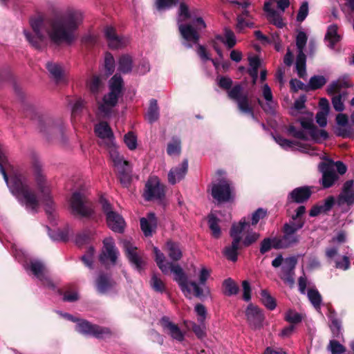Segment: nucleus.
<instances>
[{
	"instance_id": "obj_36",
	"label": "nucleus",
	"mask_w": 354,
	"mask_h": 354,
	"mask_svg": "<svg viewBox=\"0 0 354 354\" xmlns=\"http://www.w3.org/2000/svg\"><path fill=\"white\" fill-rule=\"evenodd\" d=\"M216 39L223 43L228 48H233L236 44L234 33L227 28H224L223 35H216Z\"/></svg>"
},
{
	"instance_id": "obj_26",
	"label": "nucleus",
	"mask_w": 354,
	"mask_h": 354,
	"mask_svg": "<svg viewBox=\"0 0 354 354\" xmlns=\"http://www.w3.org/2000/svg\"><path fill=\"white\" fill-rule=\"evenodd\" d=\"M263 10L266 13L267 19L271 24L279 28H282L286 26L283 21L282 13L272 8L271 1L265 2Z\"/></svg>"
},
{
	"instance_id": "obj_24",
	"label": "nucleus",
	"mask_w": 354,
	"mask_h": 354,
	"mask_svg": "<svg viewBox=\"0 0 354 354\" xmlns=\"http://www.w3.org/2000/svg\"><path fill=\"white\" fill-rule=\"evenodd\" d=\"M160 322L163 330L173 339L178 342H183L184 340L185 333L181 330L177 324L172 322L168 317H162Z\"/></svg>"
},
{
	"instance_id": "obj_41",
	"label": "nucleus",
	"mask_w": 354,
	"mask_h": 354,
	"mask_svg": "<svg viewBox=\"0 0 354 354\" xmlns=\"http://www.w3.org/2000/svg\"><path fill=\"white\" fill-rule=\"evenodd\" d=\"M223 293L227 296L235 295L239 292V288L232 278H227L223 282Z\"/></svg>"
},
{
	"instance_id": "obj_22",
	"label": "nucleus",
	"mask_w": 354,
	"mask_h": 354,
	"mask_svg": "<svg viewBox=\"0 0 354 354\" xmlns=\"http://www.w3.org/2000/svg\"><path fill=\"white\" fill-rule=\"evenodd\" d=\"M122 245L127 258L132 266L139 271L142 270L145 263L137 252V248L129 240H124L122 241Z\"/></svg>"
},
{
	"instance_id": "obj_11",
	"label": "nucleus",
	"mask_w": 354,
	"mask_h": 354,
	"mask_svg": "<svg viewBox=\"0 0 354 354\" xmlns=\"http://www.w3.org/2000/svg\"><path fill=\"white\" fill-rule=\"evenodd\" d=\"M304 223L301 221H291L283 227V236L276 240L275 249L288 248L299 241L296 232L303 227Z\"/></svg>"
},
{
	"instance_id": "obj_63",
	"label": "nucleus",
	"mask_w": 354,
	"mask_h": 354,
	"mask_svg": "<svg viewBox=\"0 0 354 354\" xmlns=\"http://www.w3.org/2000/svg\"><path fill=\"white\" fill-rule=\"evenodd\" d=\"M95 250L93 247H90L84 255L82 257V260L89 268H93V258L94 255Z\"/></svg>"
},
{
	"instance_id": "obj_20",
	"label": "nucleus",
	"mask_w": 354,
	"mask_h": 354,
	"mask_svg": "<svg viewBox=\"0 0 354 354\" xmlns=\"http://www.w3.org/2000/svg\"><path fill=\"white\" fill-rule=\"evenodd\" d=\"M164 194V188L160 184L158 177L150 176L145 184L144 193L145 200L149 201L153 199H160Z\"/></svg>"
},
{
	"instance_id": "obj_29",
	"label": "nucleus",
	"mask_w": 354,
	"mask_h": 354,
	"mask_svg": "<svg viewBox=\"0 0 354 354\" xmlns=\"http://www.w3.org/2000/svg\"><path fill=\"white\" fill-rule=\"evenodd\" d=\"M140 227L145 236H151L157 227V218L153 212L140 219Z\"/></svg>"
},
{
	"instance_id": "obj_14",
	"label": "nucleus",
	"mask_w": 354,
	"mask_h": 354,
	"mask_svg": "<svg viewBox=\"0 0 354 354\" xmlns=\"http://www.w3.org/2000/svg\"><path fill=\"white\" fill-rule=\"evenodd\" d=\"M100 203L102 210L106 216V223L109 227L115 232H123L125 226L124 218L119 214L112 210L111 204L106 199L101 198Z\"/></svg>"
},
{
	"instance_id": "obj_58",
	"label": "nucleus",
	"mask_w": 354,
	"mask_h": 354,
	"mask_svg": "<svg viewBox=\"0 0 354 354\" xmlns=\"http://www.w3.org/2000/svg\"><path fill=\"white\" fill-rule=\"evenodd\" d=\"M124 141L130 150H133L137 147V138L132 132H129L124 136Z\"/></svg>"
},
{
	"instance_id": "obj_4",
	"label": "nucleus",
	"mask_w": 354,
	"mask_h": 354,
	"mask_svg": "<svg viewBox=\"0 0 354 354\" xmlns=\"http://www.w3.org/2000/svg\"><path fill=\"white\" fill-rule=\"evenodd\" d=\"M153 251L156 257L155 260L160 270L164 274H168L170 272L174 273V280L178 283L181 290L187 297L191 298L192 290L196 297H201L203 295V288L195 281L188 282L186 274L178 265L175 266L172 263L167 261L164 254L158 248L154 247Z\"/></svg>"
},
{
	"instance_id": "obj_54",
	"label": "nucleus",
	"mask_w": 354,
	"mask_h": 354,
	"mask_svg": "<svg viewBox=\"0 0 354 354\" xmlns=\"http://www.w3.org/2000/svg\"><path fill=\"white\" fill-rule=\"evenodd\" d=\"M276 240H277V237L264 239L261 243L260 252L261 254H265L270 251L272 248H275L274 245H276Z\"/></svg>"
},
{
	"instance_id": "obj_55",
	"label": "nucleus",
	"mask_w": 354,
	"mask_h": 354,
	"mask_svg": "<svg viewBox=\"0 0 354 354\" xmlns=\"http://www.w3.org/2000/svg\"><path fill=\"white\" fill-rule=\"evenodd\" d=\"M104 66L108 75L113 73L115 69V59L113 56L109 53L105 54Z\"/></svg>"
},
{
	"instance_id": "obj_15",
	"label": "nucleus",
	"mask_w": 354,
	"mask_h": 354,
	"mask_svg": "<svg viewBox=\"0 0 354 354\" xmlns=\"http://www.w3.org/2000/svg\"><path fill=\"white\" fill-rule=\"evenodd\" d=\"M307 35L304 31H299L296 37V46L297 49V56L295 63V68L297 75L301 78L306 76V57L304 54V49L307 43Z\"/></svg>"
},
{
	"instance_id": "obj_25",
	"label": "nucleus",
	"mask_w": 354,
	"mask_h": 354,
	"mask_svg": "<svg viewBox=\"0 0 354 354\" xmlns=\"http://www.w3.org/2000/svg\"><path fill=\"white\" fill-rule=\"evenodd\" d=\"M297 264V259L294 257L284 259L281 266L280 277L286 283L292 285L294 283V270Z\"/></svg>"
},
{
	"instance_id": "obj_57",
	"label": "nucleus",
	"mask_w": 354,
	"mask_h": 354,
	"mask_svg": "<svg viewBox=\"0 0 354 354\" xmlns=\"http://www.w3.org/2000/svg\"><path fill=\"white\" fill-rule=\"evenodd\" d=\"M309 12L308 3L304 1L300 6L297 15V21L299 23L304 21Z\"/></svg>"
},
{
	"instance_id": "obj_47",
	"label": "nucleus",
	"mask_w": 354,
	"mask_h": 354,
	"mask_svg": "<svg viewBox=\"0 0 354 354\" xmlns=\"http://www.w3.org/2000/svg\"><path fill=\"white\" fill-rule=\"evenodd\" d=\"M303 318L304 315L301 313H299L292 309L287 310L284 316V319L292 325L300 323Z\"/></svg>"
},
{
	"instance_id": "obj_40",
	"label": "nucleus",
	"mask_w": 354,
	"mask_h": 354,
	"mask_svg": "<svg viewBox=\"0 0 354 354\" xmlns=\"http://www.w3.org/2000/svg\"><path fill=\"white\" fill-rule=\"evenodd\" d=\"M261 303L270 310H273L277 306L276 300L267 290H261L260 292Z\"/></svg>"
},
{
	"instance_id": "obj_48",
	"label": "nucleus",
	"mask_w": 354,
	"mask_h": 354,
	"mask_svg": "<svg viewBox=\"0 0 354 354\" xmlns=\"http://www.w3.org/2000/svg\"><path fill=\"white\" fill-rule=\"evenodd\" d=\"M96 286L100 292L104 293L111 287V283L107 276L101 274L96 281Z\"/></svg>"
},
{
	"instance_id": "obj_62",
	"label": "nucleus",
	"mask_w": 354,
	"mask_h": 354,
	"mask_svg": "<svg viewBox=\"0 0 354 354\" xmlns=\"http://www.w3.org/2000/svg\"><path fill=\"white\" fill-rule=\"evenodd\" d=\"M211 269L207 268L205 266H203L198 272L199 286H205L207 280L209 279L211 274Z\"/></svg>"
},
{
	"instance_id": "obj_2",
	"label": "nucleus",
	"mask_w": 354,
	"mask_h": 354,
	"mask_svg": "<svg viewBox=\"0 0 354 354\" xmlns=\"http://www.w3.org/2000/svg\"><path fill=\"white\" fill-rule=\"evenodd\" d=\"M10 167L8 158L0 149V173L3 175L8 187L28 212L32 214L37 213L39 208L40 200L29 187L24 177L16 175L10 179L8 178L6 170Z\"/></svg>"
},
{
	"instance_id": "obj_21",
	"label": "nucleus",
	"mask_w": 354,
	"mask_h": 354,
	"mask_svg": "<svg viewBox=\"0 0 354 354\" xmlns=\"http://www.w3.org/2000/svg\"><path fill=\"white\" fill-rule=\"evenodd\" d=\"M245 316L250 326L254 330L263 326L265 319L263 310L257 306L250 304L245 310Z\"/></svg>"
},
{
	"instance_id": "obj_49",
	"label": "nucleus",
	"mask_w": 354,
	"mask_h": 354,
	"mask_svg": "<svg viewBox=\"0 0 354 354\" xmlns=\"http://www.w3.org/2000/svg\"><path fill=\"white\" fill-rule=\"evenodd\" d=\"M347 93L342 92L337 95H335L332 98V104L334 109L336 111L341 112L344 109V100L346 97Z\"/></svg>"
},
{
	"instance_id": "obj_43",
	"label": "nucleus",
	"mask_w": 354,
	"mask_h": 354,
	"mask_svg": "<svg viewBox=\"0 0 354 354\" xmlns=\"http://www.w3.org/2000/svg\"><path fill=\"white\" fill-rule=\"evenodd\" d=\"M350 84L348 81L344 80H337L333 82L327 87V93L328 95H333L335 93L339 92L343 88H348Z\"/></svg>"
},
{
	"instance_id": "obj_56",
	"label": "nucleus",
	"mask_w": 354,
	"mask_h": 354,
	"mask_svg": "<svg viewBox=\"0 0 354 354\" xmlns=\"http://www.w3.org/2000/svg\"><path fill=\"white\" fill-rule=\"evenodd\" d=\"M151 288L156 292H164L165 287L163 281L156 275L153 274L150 280Z\"/></svg>"
},
{
	"instance_id": "obj_8",
	"label": "nucleus",
	"mask_w": 354,
	"mask_h": 354,
	"mask_svg": "<svg viewBox=\"0 0 354 354\" xmlns=\"http://www.w3.org/2000/svg\"><path fill=\"white\" fill-rule=\"evenodd\" d=\"M69 206L75 216L91 218L95 214L94 204L88 197L87 191L84 188L76 190L72 194L69 199Z\"/></svg>"
},
{
	"instance_id": "obj_23",
	"label": "nucleus",
	"mask_w": 354,
	"mask_h": 354,
	"mask_svg": "<svg viewBox=\"0 0 354 354\" xmlns=\"http://www.w3.org/2000/svg\"><path fill=\"white\" fill-rule=\"evenodd\" d=\"M104 33L108 45L111 48H120L127 46L129 43V39L126 37L118 35L115 28L112 26H106L104 30Z\"/></svg>"
},
{
	"instance_id": "obj_16",
	"label": "nucleus",
	"mask_w": 354,
	"mask_h": 354,
	"mask_svg": "<svg viewBox=\"0 0 354 354\" xmlns=\"http://www.w3.org/2000/svg\"><path fill=\"white\" fill-rule=\"evenodd\" d=\"M211 194L218 203L228 202L233 198V187L227 180L221 179L212 183Z\"/></svg>"
},
{
	"instance_id": "obj_37",
	"label": "nucleus",
	"mask_w": 354,
	"mask_h": 354,
	"mask_svg": "<svg viewBox=\"0 0 354 354\" xmlns=\"http://www.w3.org/2000/svg\"><path fill=\"white\" fill-rule=\"evenodd\" d=\"M166 245L167 253L171 260L177 261L181 259L183 252L178 243L169 241Z\"/></svg>"
},
{
	"instance_id": "obj_53",
	"label": "nucleus",
	"mask_w": 354,
	"mask_h": 354,
	"mask_svg": "<svg viewBox=\"0 0 354 354\" xmlns=\"http://www.w3.org/2000/svg\"><path fill=\"white\" fill-rule=\"evenodd\" d=\"M190 326L198 338L203 339L206 336V326L205 322L199 323V324L195 322H191Z\"/></svg>"
},
{
	"instance_id": "obj_28",
	"label": "nucleus",
	"mask_w": 354,
	"mask_h": 354,
	"mask_svg": "<svg viewBox=\"0 0 354 354\" xmlns=\"http://www.w3.org/2000/svg\"><path fill=\"white\" fill-rule=\"evenodd\" d=\"M354 182L347 180L343 187V190L339 196L338 203L339 205L346 203L351 205L354 203Z\"/></svg>"
},
{
	"instance_id": "obj_45",
	"label": "nucleus",
	"mask_w": 354,
	"mask_h": 354,
	"mask_svg": "<svg viewBox=\"0 0 354 354\" xmlns=\"http://www.w3.org/2000/svg\"><path fill=\"white\" fill-rule=\"evenodd\" d=\"M132 69V59L129 55H124L121 56L118 63V70L123 73H127Z\"/></svg>"
},
{
	"instance_id": "obj_12",
	"label": "nucleus",
	"mask_w": 354,
	"mask_h": 354,
	"mask_svg": "<svg viewBox=\"0 0 354 354\" xmlns=\"http://www.w3.org/2000/svg\"><path fill=\"white\" fill-rule=\"evenodd\" d=\"M227 95L230 99L236 102L241 112L250 114L254 120H256L249 102L248 95L247 93L243 92V88L241 84L234 85L227 91Z\"/></svg>"
},
{
	"instance_id": "obj_17",
	"label": "nucleus",
	"mask_w": 354,
	"mask_h": 354,
	"mask_svg": "<svg viewBox=\"0 0 354 354\" xmlns=\"http://www.w3.org/2000/svg\"><path fill=\"white\" fill-rule=\"evenodd\" d=\"M35 178L38 189L46 196V212L47 214H51L53 210V201L49 196V188L46 183V177L43 175L41 171V165L37 162L34 165Z\"/></svg>"
},
{
	"instance_id": "obj_18",
	"label": "nucleus",
	"mask_w": 354,
	"mask_h": 354,
	"mask_svg": "<svg viewBox=\"0 0 354 354\" xmlns=\"http://www.w3.org/2000/svg\"><path fill=\"white\" fill-rule=\"evenodd\" d=\"M118 255L119 251L115 247L113 238H105L103 241L102 252L99 256L100 261L103 264L110 262L112 265H115Z\"/></svg>"
},
{
	"instance_id": "obj_52",
	"label": "nucleus",
	"mask_w": 354,
	"mask_h": 354,
	"mask_svg": "<svg viewBox=\"0 0 354 354\" xmlns=\"http://www.w3.org/2000/svg\"><path fill=\"white\" fill-rule=\"evenodd\" d=\"M326 82V78L322 75H314L308 82V87L312 90H315L322 87Z\"/></svg>"
},
{
	"instance_id": "obj_35",
	"label": "nucleus",
	"mask_w": 354,
	"mask_h": 354,
	"mask_svg": "<svg viewBox=\"0 0 354 354\" xmlns=\"http://www.w3.org/2000/svg\"><path fill=\"white\" fill-rule=\"evenodd\" d=\"M342 36L338 32V27L335 24L328 26L325 35V41L330 48H334L335 44L341 40Z\"/></svg>"
},
{
	"instance_id": "obj_9",
	"label": "nucleus",
	"mask_w": 354,
	"mask_h": 354,
	"mask_svg": "<svg viewBox=\"0 0 354 354\" xmlns=\"http://www.w3.org/2000/svg\"><path fill=\"white\" fill-rule=\"evenodd\" d=\"M319 171L322 173V185L324 188L330 187L337 180L339 174L343 175L346 172L347 167L342 161L334 162L331 159L324 158L318 165Z\"/></svg>"
},
{
	"instance_id": "obj_61",
	"label": "nucleus",
	"mask_w": 354,
	"mask_h": 354,
	"mask_svg": "<svg viewBox=\"0 0 354 354\" xmlns=\"http://www.w3.org/2000/svg\"><path fill=\"white\" fill-rule=\"evenodd\" d=\"M195 312L198 316V323H203L205 321L207 316V310L204 305L201 304H197L194 308Z\"/></svg>"
},
{
	"instance_id": "obj_59",
	"label": "nucleus",
	"mask_w": 354,
	"mask_h": 354,
	"mask_svg": "<svg viewBox=\"0 0 354 354\" xmlns=\"http://www.w3.org/2000/svg\"><path fill=\"white\" fill-rule=\"evenodd\" d=\"M178 0H156V6L158 10H166L176 6Z\"/></svg>"
},
{
	"instance_id": "obj_51",
	"label": "nucleus",
	"mask_w": 354,
	"mask_h": 354,
	"mask_svg": "<svg viewBox=\"0 0 354 354\" xmlns=\"http://www.w3.org/2000/svg\"><path fill=\"white\" fill-rule=\"evenodd\" d=\"M306 97L304 95L299 96L294 102L292 107L290 109V114L297 115L305 108V102Z\"/></svg>"
},
{
	"instance_id": "obj_7",
	"label": "nucleus",
	"mask_w": 354,
	"mask_h": 354,
	"mask_svg": "<svg viewBox=\"0 0 354 354\" xmlns=\"http://www.w3.org/2000/svg\"><path fill=\"white\" fill-rule=\"evenodd\" d=\"M123 80L120 75H114L109 81V92L101 101H97V114L103 118L111 115L122 93Z\"/></svg>"
},
{
	"instance_id": "obj_50",
	"label": "nucleus",
	"mask_w": 354,
	"mask_h": 354,
	"mask_svg": "<svg viewBox=\"0 0 354 354\" xmlns=\"http://www.w3.org/2000/svg\"><path fill=\"white\" fill-rule=\"evenodd\" d=\"M274 138L276 142L285 149H292L296 146L301 147V143L299 141H292V140L283 138L279 136H275V137H274Z\"/></svg>"
},
{
	"instance_id": "obj_27",
	"label": "nucleus",
	"mask_w": 354,
	"mask_h": 354,
	"mask_svg": "<svg viewBox=\"0 0 354 354\" xmlns=\"http://www.w3.org/2000/svg\"><path fill=\"white\" fill-rule=\"evenodd\" d=\"M188 169V160H183L182 163L175 167L171 168L168 173V181L171 185H175L183 180Z\"/></svg>"
},
{
	"instance_id": "obj_5",
	"label": "nucleus",
	"mask_w": 354,
	"mask_h": 354,
	"mask_svg": "<svg viewBox=\"0 0 354 354\" xmlns=\"http://www.w3.org/2000/svg\"><path fill=\"white\" fill-rule=\"evenodd\" d=\"M298 122L301 129H297L294 125H290L287 132L292 137L305 141H312L319 143L328 137V133L323 129H318L313 123V114L308 113L306 117L299 118Z\"/></svg>"
},
{
	"instance_id": "obj_1",
	"label": "nucleus",
	"mask_w": 354,
	"mask_h": 354,
	"mask_svg": "<svg viewBox=\"0 0 354 354\" xmlns=\"http://www.w3.org/2000/svg\"><path fill=\"white\" fill-rule=\"evenodd\" d=\"M83 21V13L75 9H68L54 18L44 21L41 17L30 19L33 33L24 30V35L28 42L36 49H43L48 39L59 45L71 44L76 39V30Z\"/></svg>"
},
{
	"instance_id": "obj_46",
	"label": "nucleus",
	"mask_w": 354,
	"mask_h": 354,
	"mask_svg": "<svg viewBox=\"0 0 354 354\" xmlns=\"http://www.w3.org/2000/svg\"><path fill=\"white\" fill-rule=\"evenodd\" d=\"M167 153L169 156H178L181 151V142L178 138H173L167 145Z\"/></svg>"
},
{
	"instance_id": "obj_32",
	"label": "nucleus",
	"mask_w": 354,
	"mask_h": 354,
	"mask_svg": "<svg viewBox=\"0 0 354 354\" xmlns=\"http://www.w3.org/2000/svg\"><path fill=\"white\" fill-rule=\"evenodd\" d=\"M248 220L249 219L246 217H243L238 222L241 223L244 221L245 224L249 225L248 228L242 232V239L241 242H242V245L245 247H248L255 243L260 237V234L259 233L253 232L251 230V225Z\"/></svg>"
},
{
	"instance_id": "obj_31",
	"label": "nucleus",
	"mask_w": 354,
	"mask_h": 354,
	"mask_svg": "<svg viewBox=\"0 0 354 354\" xmlns=\"http://www.w3.org/2000/svg\"><path fill=\"white\" fill-rule=\"evenodd\" d=\"M311 195V191L308 187H300L294 189L288 195L289 202L297 203L307 201Z\"/></svg>"
},
{
	"instance_id": "obj_33",
	"label": "nucleus",
	"mask_w": 354,
	"mask_h": 354,
	"mask_svg": "<svg viewBox=\"0 0 354 354\" xmlns=\"http://www.w3.org/2000/svg\"><path fill=\"white\" fill-rule=\"evenodd\" d=\"M262 95L266 103L265 105H263L262 101L259 99L258 100V103L261 106L265 111L273 113L274 110V102L271 88L268 84H265L262 86Z\"/></svg>"
},
{
	"instance_id": "obj_13",
	"label": "nucleus",
	"mask_w": 354,
	"mask_h": 354,
	"mask_svg": "<svg viewBox=\"0 0 354 354\" xmlns=\"http://www.w3.org/2000/svg\"><path fill=\"white\" fill-rule=\"evenodd\" d=\"M26 271L31 273L41 282L42 285L49 289L55 290L56 287L53 283L45 265L38 259H32L29 265H25Z\"/></svg>"
},
{
	"instance_id": "obj_10",
	"label": "nucleus",
	"mask_w": 354,
	"mask_h": 354,
	"mask_svg": "<svg viewBox=\"0 0 354 354\" xmlns=\"http://www.w3.org/2000/svg\"><path fill=\"white\" fill-rule=\"evenodd\" d=\"M248 225L241 223H234L230 229V235L232 239V244L223 250L225 257L230 261L235 262L238 259V250L240 249L242 232L248 228Z\"/></svg>"
},
{
	"instance_id": "obj_42",
	"label": "nucleus",
	"mask_w": 354,
	"mask_h": 354,
	"mask_svg": "<svg viewBox=\"0 0 354 354\" xmlns=\"http://www.w3.org/2000/svg\"><path fill=\"white\" fill-rule=\"evenodd\" d=\"M307 296L313 307L319 311L322 298L318 290L316 288H310L307 292Z\"/></svg>"
},
{
	"instance_id": "obj_39",
	"label": "nucleus",
	"mask_w": 354,
	"mask_h": 354,
	"mask_svg": "<svg viewBox=\"0 0 354 354\" xmlns=\"http://www.w3.org/2000/svg\"><path fill=\"white\" fill-rule=\"evenodd\" d=\"M86 86L93 95H97L103 86L99 76L93 75L86 82Z\"/></svg>"
},
{
	"instance_id": "obj_34",
	"label": "nucleus",
	"mask_w": 354,
	"mask_h": 354,
	"mask_svg": "<svg viewBox=\"0 0 354 354\" xmlns=\"http://www.w3.org/2000/svg\"><path fill=\"white\" fill-rule=\"evenodd\" d=\"M46 68L57 83L66 82L63 68L59 64L52 62H48Z\"/></svg>"
},
{
	"instance_id": "obj_44",
	"label": "nucleus",
	"mask_w": 354,
	"mask_h": 354,
	"mask_svg": "<svg viewBox=\"0 0 354 354\" xmlns=\"http://www.w3.org/2000/svg\"><path fill=\"white\" fill-rule=\"evenodd\" d=\"M218 223L219 219L214 214L211 213L208 216L209 227L215 238H218L221 236V229Z\"/></svg>"
},
{
	"instance_id": "obj_38",
	"label": "nucleus",
	"mask_w": 354,
	"mask_h": 354,
	"mask_svg": "<svg viewBox=\"0 0 354 354\" xmlns=\"http://www.w3.org/2000/svg\"><path fill=\"white\" fill-rule=\"evenodd\" d=\"M145 118L149 123H153L159 118V108L156 100H150Z\"/></svg>"
},
{
	"instance_id": "obj_30",
	"label": "nucleus",
	"mask_w": 354,
	"mask_h": 354,
	"mask_svg": "<svg viewBox=\"0 0 354 354\" xmlns=\"http://www.w3.org/2000/svg\"><path fill=\"white\" fill-rule=\"evenodd\" d=\"M336 122L338 126L337 134L343 138H351L353 136L351 127L348 126V120L346 114L339 113L336 116Z\"/></svg>"
},
{
	"instance_id": "obj_3",
	"label": "nucleus",
	"mask_w": 354,
	"mask_h": 354,
	"mask_svg": "<svg viewBox=\"0 0 354 354\" xmlns=\"http://www.w3.org/2000/svg\"><path fill=\"white\" fill-rule=\"evenodd\" d=\"M95 132L100 139V145L107 149L114 167L117 169L120 183L127 187L131 180V169L129 163L118 152L113 131L106 122H101L95 127Z\"/></svg>"
},
{
	"instance_id": "obj_6",
	"label": "nucleus",
	"mask_w": 354,
	"mask_h": 354,
	"mask_svg": "<svg viewBox=\"0 0 354 354\" xmlns=\"http://www.w3.org/2000/svg\"><path fill=\"white\" fill-rule=\"evenodd\" d=\"M190 18V13L187 6L183 3L180 4L178 26L179 32L183 38V44L187 48H192L194 45L197 44L199 40V34L198 30L205 28L206 24L201 17L196 18L194 23L197 24L200 27L194 28L191 24H183L182 21Z\"/></svg>"
},
{
	"instance_id": "obj_19",
	"label": "nucleus",
	"mask_w": 354,
	"mask_h": 354,
	"mask_svg": "<svg viewBox=\"0 0 354 354\" xmlns=\"http://www.w3.org/2000/svg\"><path fill=\"white\" fill-rule=\"evenodd\" d=\"M76 330L82 334L91 335L97 338H103L111 333L109 328L92 324L89 322L83 319L78 321Z\"/></svg>"
},
{
	"instance_id": "obj_64",
	"label": "nucleus",
	"mask_w": 354,
	"mask_h": 354,
	"mask_svg": "<svg viewBox=\"0 0 354 354\" xmlns=\"http://www.w3.org/2000/svg\"><path fill=\"white\" fill-rule=\"evenodd\" d=\"M329 349L332 354H342L346 351L344 346L335 340L330 342Z\"/></svg>"
},
{
	"instance_id": "obj_60",
	"label": "nucleus",
	"mask_w": 354,
	"mask_h": 354,
	"mask_svg": "<svg viewBox=\"0 0 354 354\" xmlns=\"http://www.w3.org/2000/svg\"><path fill=\"white\" fill-rule=\"evenodd\" d=\"M267 214V211L263 208H258L255 212H254L251 216L252 222L250 225H255L259 221L263 218Z\"/></svg>"
}]
</instances>
